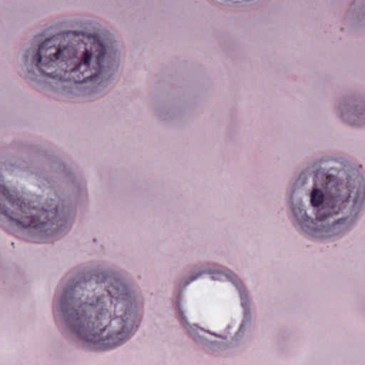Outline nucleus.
Masks as SVG:
<instances>
[{
    "mask_svg": "<svg viewBox=\"0 0 365 365\" xmlns=\"http://www.w3.org/2000/svg\"><path fill=\"white\" fill-rule=\"evenodd\" d=\"M91 277L63 287L53 303L55 319L68 336L103 349L120 347L138 328L137 296L115 269L98 267Z\"/></svg>",
    "mask_w": 365,
    "mask_h": 365,
    "instance_id": "f257e3e1",
    "label": "nucleus"
},
{
    "mask_svg": "<svg viewBox=\"0 0 365 365\" xmlns=\"http://www.w3.org/2000/svg\"><path fill=\"white\" fill-rule=\"evenodd\" d=\"M121 52L113 38L85 30L58 33L25 46V78L75 96L101 94L118 71Z\"/></svg>",
    "mask_w": 365,
    "mask_h": 365,
    "instance_id": "f03ea898",
    "label": "nucleus"
},
{
    "mask_svg": "<svg viewBox=\"0 0 365 365\" xmlns=\"http://www.w3.org/2000/svg\"><path fill=\"white\" fill-rule=\"evenodd\" d=\"M364 201V180L356 166L342 157H323L308 164L287 195L294 227L317 239L349 232Z\"/></svg>",
    "mask_w": 365,
    "mask_h": 365,
    "instance_id": "7ed1b4c3",
    "label": "nucleus"
},
{
    "mask_svg": "<svg viewBox=\"0 0 365 365\" xmlns=\"http://www.w3.org/2000/svg\"><path fill=\"white\" fill-rule=\"evenodd\" d=\"M73 215V208L56 197H19L0 173V215L34 240L59 235L70 225Z\"/></svg>",
    "mask_w": 365,
    "mask_h": 365,
    "instance_id": "20e7f679",
    "label": "nucleus"
},
{
    "mask_svg": "<svg viewBox=\"0 0 365 365\" xmlns=\"http://www.w3.org/2000/svg\"><path fill=\"white\" fill-rule=\"evenodd\" d=\"M205 274H210L211 279L214 281H230L237 289L242 308V318L237 330L232 336L231 341L232 343L241 341L252 322L251 302L247 289L237 276L231 270L218 267L214 264L195 267L188 275L180 281V289H185L192 282L203 277Z\"/></svg>",
    "mask_w": 365,
    "mask_h": 365,
    "instance_id": "39448f33",
    "label": "nucleus"
},
{
    "mask_svg": "<svg viewBox=\"0 0 365 365\" xmlns=\"http://www.w3.org/2000/svg\"><path fill=\"white\" fill-rule=\"evenodd\" d=\"M177 309L182 328L194 342L213 353L221 352L227 349V340L234 327L232 324L226 327L224 334H217L204 329L197 323L191 322L180 299L177 302Z\"/></svg>",
    "mask_w": 365,
    "mask_h": 365,
    "instance_id": "423d86ee",
    "label": "nucleus"
},
{
    "mask_svg": "<svg viewBox=\"0 0 365 365\" xmlns=\"http://www.w3.org/2000/svg\"><path fill=\"white\" fill-rule=\"evenodd\" d=\"M335 112L343 123L350 126H365V98L360 94L352 93L339 98Z\"/></svg>",
    "mask_w": 365,
    "mask_h": 365,
    "instance_id": "0eeeda50",
    "label": "nucleus"
},
{
    "mask_svg": "<svg viewBox=\"0 0 365 365\" xmlns=\"http://www.w3.org/2000/svg\"><path fill=\"white\" fill-rule=\"evenodd\" d=\"M58 169L66 182L72 186L76 195L82 197L86 195V183L79 175L73 172L69 167L62 163H59Z\"/></svg>",
    "mask_w": 365,
    "mask_h": 365,
    "instance_id": "6e6552de",
    "label": "nucleus"
},
{
    "mask_svg": "<svg viewBox=\"0 0 365 365\" xmlns=\"http://www.w3.org/2000/svg\"><path fill=\"white\" fill-rule=\"evenodd\" d=\"M346 18L356 20L365 17V4L361 0H355L346 12Z\"/></svg>",
    "mask_w": 365,
    "mask_h": 365,
    "instance_id": "1a4fd4ad",
    "label": "nucleus"
},
{
    "mask_svg": "<svg viewBox=\"0 0 365 365\" xmlns=\"http://www.w3.org/2000/svg\"><path fill=\"white\" fill-rule=\"evenodd\" d=\"M176 109L168 106L159 107L156 109L155 113L160 118L168 120L176 114Z\"/></svg>",
    "mask_w": 365,
    "mask_h": 365,
    "instance_id": "9d476101",
    "label": "nucleus"
}]
</instances>
